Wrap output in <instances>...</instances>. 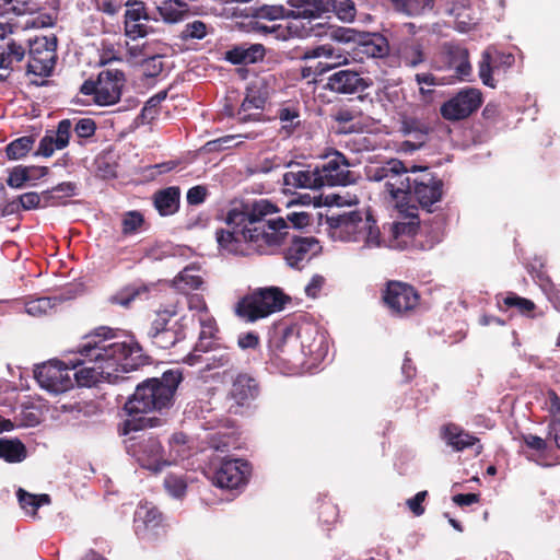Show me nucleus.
Returning a JSON list of instances; mask_svg holds the SVG:
<instances>
[{
	"instance_id": "obj_30",
	"label": "nucleus",
	"mask_w": 560,
	"mask_h": 560,
	"mask_svg": "<svg viewBox=\"0 0 560 560\" xmlns=\"http://www.w3.org/2000/svg\"><path fill=\"white\" fill-rule=\"evenodd\" d=\"M363 222L362 214L358 210L345 211L327 217V223L331 229H339L347 234H354L361 231Z\"/></svg>"
},
{
	"instance_id": "obj_64",
	"label": "nucleus",
	"mask_w": 560,
	"mask_h": 560,
	"mask_svg": "<svg viewBox=\"0 0 560 560\" xmlns=\"http://www.w3.org/2000/svg\"><path fill=\"white\" fill-rule=\"evenodd\" d=\"M541 289L545 292L548 300L552 303L553 307L557 311H560V291L559 289L549 280L541 284Z\"/></svg>"
},
{
	"instance_id": "obj_56",
	"label": "nucleus",
	"mask_w": 560,
	"mask_h": 560,
	"mask_svg": "<svg viewBox=\"0 0 560 560\" xmlns=\"http://www.w3.org/2000/svg\"><path fill=\"white\" fill-rule=\"evenodd\" d=\"M30 182L26 166L18 165L9 172L7 179L8 186L11 188H22L25 183Z\"/></svg>"
},
{
	"instance_id": "obj_14",
	"label": "nucleus",
	"mask_w": 560,
	"mask_h": 560,
	"mask_svg": "<svg viewBox=\"0 0 560 560\" xmlns=\"http://www.w3.org/2000/svg\"><path fill=\"white\" fill-rule=\"evenodd\" d=\"M350 162L345 154L336 151L322 165L316 166L320 186H348L357 180L355 173L349 170Z\"/></svg>"
},
{
	"instance_id": "obj_3",
	"label": "nucleus",
	"mask_w": 560,
	"mask_h": 560,
	"mask_svg": "<svg viewBox=\"0 0 560 560\" xmlns=\"http://www.w3.org/2000/svg\"><path fill=\"white\" fill-rule=\"evenodd\" d=\"M183 381L178 369L165 371L161 377L147 378L138 384L124 409L131 417L124 422V434L161 425L158 417H137L141 413L160 412L171 409L175 394Z\"/></svg>"
},
{
	"instance_id": "obj_38",
	"label": "nucleus",
	"mask_w": 560,
	"mask_h": 560,
	"mask_svg": "<svg viewBox=\"0 0 560 560\" xmlns=\"http://www.w3.org/2000/svg\"><path fill=\"white\" fill-rule=\"evenodd\" d=\"M35 139L33 136H23L11 141L5 147V155L9 160H20L33 149Z\"/></svg>"
},
{
	"instance_id": "obj_39",
	"label": "nucleus",
	"mask_w": 560,
	"mask_h": 560,
	"mask_svg": "<svg viewBox=\"0 0 560 560\" xmlns=\"http://www.w3.org/2000/svg\"><path fill=\"white\" fill-rule=\"evenodd\" d=\"M25 56V48L15 42L0 46V68H12L14 62H20Z\"/></svg>"
},
{
	"instance_id": "obj_35",
	"label": "nucleus",
	"mask_w": 560,
	"mask_h": 560,
	"mask_svg": "<svg viewBox=\"0 0 560 560\" xmlns=\"http://www.w3.org/2000/svg\"><path fill=\"white\" fill-rule=\"evenodd\" d=\"M26 455V447L19 439H0V458L8 463H20Z\"/></svg>"
},
{
	"instance_id": "obj_26",
	"label": "nucleus",
	"mask_w": 560,
	"mask_h": 560,
	"mask_svg": "<svg viewBox=\"0 0 560 560\" xmlns=\"http://www.w3.org/2000/svg\"><path fill=\"white\" fill-rule=\"evenodd\" d=\"M266 49L262 44L235 45L224 52V59L232 65H252L265 58Z\"/></svg>"
},
{
	"instance_id": "obj_32",
	"label": "nucleus",
	"mask_w": 560,
	"mask_h": 560,
	"mask_svg": "<svg viewBox=\"0 0 560 560\" xmlns=\"http://www.w3.org/2000/svg\"><path fill=\"white\" fill-rule=\"evenodd\" d=\"M129 51L135 57L138 55H141L144 57V59L141 63V68H142V72H143L144 77L156 78L163 71L164 63L162 61V56L159 54L150 56L148 52L147 44H144L142 48L131 47L129 49Z\"/></svg>"
},
{
	"instance_id": "obj_6",
	"label": "nucleus",
	"mask_w": 560,
	"mask_h": 560,
	"mask_svg": "<svg viewBox=\"0 0 560 560\" xmlns=\"http://www.w3.org/2000/svg\"><path fill=\"white\" fill-rule=\"evenodd\" d=\"M381 301L394 317H410L420 306L421 295L410 283L388 280L381 291Z\"/></svg>"
},
{
	"instance_id": "obj_29",
	"label": "nucleus",
	"mask_w": 560,
	"mask_h": 560,
	"mask_svg": "<svg viewBox=\"0 0 560 560\" xmlns=\"http://www.w3.org/2000/svg\"><path fill=\"white\" fill-rule=\"evenodd\" d=\"M412 176L413 165L409 168L402 162V168L397 170V173H389L386 178V191L393 199L406 201L407 190L410 189V183H407L406 179H411Z\"/></svg>"
},
{
	"instance_id": "obj_11",
	"label": "nucleus",
	"mask_w": 560,
	"mask_h": 560,
	"mask_svg": "<svg viewBox=\"0 0 560 560\" xmlns=\"http://www.w3.org/2000/svg\"><path fill=\"white\" fill-rule=\"evenodd\" d=\"M482 93L475 88H464L440 108L441 116L448 121L468 118L482 105Z\"/></svg>"
},
{
	"instance_id": "obj_44",
	"label": "nucleus",
	"mask_w": 560,
	"mask_h": 560,
	"mask_svg": "<svg viewBox=\"0 0 560 560\" xmlns=\"http://www.w3.org/2000/svg\"><path fill=\"white\" fill-rule=\"evenodd\" d=\"M203 280L201 276L194 272L191 268H185L174 279V284L178 290H197L201 287Z\"/></svg>"
},
{
	"instance_id": "obj_40",
	"label": "nucleus",
	"mask_w": 560,
	"mask_h": 560,
	"mask_svg": "<svg viewBox=\"0 0 560 560\" xmlns=\"http://www.w3.org/2000/svg\"><path fill=\"white\" fill-rule=\"evenodd\" d=\"M54 199L55 196L51 195V191L49 190L44 191L42 195L35 191H28L19 196V202L23 210H32L38 208L42 200L44 201L43 207L54 206Z\"/></svg>"
},
{
	"instance_id": "obj_45",
	"label": "nucleus",
	"mask_w": 560,
	"mask_h": 560,
	"mask_svg": "<svg viewBox=\"0 0 560 560\" xmlns=\"http://www.w3.org/2000/svg\"><path fill=\"white\" fill-rule=\"evenodd\" d=\"M219 348L217 339L199 336L194 350L187 355L186 362L194 365L200 362L201 354L210 351H215Z\"/></svg>"
},
{
	"instance_id": "obj_2",
	"label": "nucleus",
	"mask_w": 560,
	"mask_h": 560,
	"mask_svg": "<svg viewBox=\"0 0 560 560\" xmlns=\"http://www.w3.org/2000/svg\"><path fill=\"white\" fill-rule=\"evenodd\" d=\"M277 211V207L268 200H259L252 206H243L242 209H231L225 222L232 230L220 229L215 232L219 246L236 255H249L252 252L269 254L272 247L280 245L282 230L287 228L281 217L265 219Z\"/></svg>"
},
{
	"instance_id": "obj_62",
	"label": "nucleus",
	"mask_w": 560,
	"mask_h": 560,
	"mask_svg": "<svg viewBox=\"0 0 560 560\" xmlns=\"http://www.w3.org/2000/svg\"><path fill=\"white\" fill-rule=\"evenodd\" d=\"M397 10L408 15H417L423 12V7L419 0H390Z\"/></svg>"
},
{
	"instance_id": "obj_60",
	"label": "nucleus",
	"mask_w": 560,
	"mask_h": 560,
	"mask_svg": "<svg viewBox=\"0 0 560 560\" xmlns=\"http://www.w3.org/2000/svg\"><path fill=\"white\" fill-rule=\"evenodd\" d=\"M402 58L408 66H418L423 61V51L420 45L412 44L404 49Z\"/></svg>"
},
{
	"instance_id": "obj_21",
	"label": "nucleus",
	"mask_w": 560,
	"mask_h": 560,
	"mask_svg": "<svg viewBox=\"0 0 560 560\" xmlns=\"http://www.w3.org/2000/svg\"><path fill=\"white\" fill-rule=\"evenodd\" d=\"M289 171L283 174V185L288 189H319L320 179L316 166L301 165L299 163L288 164Z\"/></svg>"
},
{
	"instance_id": "obj_33",
	"label": "nucleus",
	"mask_w": 560,
	"mask_h": 560,
	"mask_svg": "<svg viewBox=\"0 0 560 560\" xmlns=\"http://www.w3.org/2000/svg\"><path fill=\"white\" fill-rule=\"evenodd\" d=\"M16 497L21 509L33 517L37 515V510L45 504H50L51 499L49 494H33L26 490L19 488Z\"/></svg>"
},
{
	"instance_id": "obj_23",
	"label": "nucleus",
	"mask_w": 560,
	"mask_h": 560,
	"mask_svg": "<svg viewBox=\"0 0 560 560\" xmlns=\"http://www.w3.org/2000/svg\"><path fill=\"white\" fill-rule=\"evenodd\" d=\"M312 330L311 327L305 328L304 331L308 332ZM302 328H299L296 325H279L276 327L273 335L269 340V351H277L279 349H288V348H296V340L301 338V347L303 349L307 348L308 352L312 353V345L305 343V340L302 336Z\"/></svg>"
},
{
	"instance_id": "obj_47",
	"label": "nucleus",
	"mask_w": 560,
	"mask_h": 560,
	"mask_svg": "<svg viewBox=\"0 0 560 560\" xmlns=\"http://www.w3.org/2000/svg\"><path fill=\"white\" fill-rule=\"evenodd\" d=\"M144 224V217L140 211H127L122 215L121 232L124 235H132L137 233Z\"/></svg>"
},
{
	"instance_id": "obj_13",
	"label": "nucleus",
	"mask_w": 560,
	"mask_h": 560,
	"mask_svg": "<svg viewBox=\"0 0 560 560\" xmlns=\"http://www.w3.org/2000/svg\"><path fill=\"white\" fill-rule=\"evenodd\" d=\"M258 395V381L248 373H238L233 378L226 395V399L229 401V413L242 415L243 409L248 408Z\"/></svg>"
},
{
	"instance_id": "obj_18",
	"label": "nucleus",
	"mask_w": 560,
	"mask_h": 560,
	"mask_svg": "<svg viewBox=\"0 0 560 560\" xmlns=\"http://www.w3.org/2000/svg\"><path fill=\"white\" fill-rule=\"evenodd\" d=\"M126 77L118 69H106L98 73V93L95 103L100 106H109L119 102Z\"/></svg>"
},
{
	"instance_id": "obj_48",
	"label": "nucleus",
	"mask_w": 560,
	"mask_h": 560,
	"mask_svg": "<svg viewBox=\"0 0 560 560\" xmlns=\"http://www.w3.org/2000/svg\"><path fill=\"white\" fill-rule=\"evenodd\" d=\"M328 11L332 10L342 21H352L355 16V7L352 0H327Z\"/></svg>"
},
{
	"instance_id": "obj_42",
	"label": "nucleus",
	"mask_w": 560,
	"mask_h": 560,
	"mask_svg": "<svg viewBox=\"0 0 560 560\" xmlns=\"http://www.w3.org/2000/svg\"><path fill=\"white\" fill-rule=\"evenodd\" d=\"M136 517L142 521L147 529H154L163 523L162 513L155 506H150L148 503L139 506Z\"/></svg>"
},
{
	"instance_id": "obj_12",
	"label": "nucleus",
	"mask_w": 560,
	"mask_h": 560,
	"mask_svg": "<svg viewBox=\"0 0 560 560\" xmlns=\"http://www.w3.org/2000/svg\"><path fill=\"white\" fill-rule=\"evenodd\" d=\"M57 38L36 36L28 39L27 72L35 75H49L55 66Z\"/></svg>"
},
{
	"instance_id": "obj_49",
	"label": "nucleus",
	"mask_w": 560,
	"mask_h": 560,
	"mask_svg": "<svg viewBox=\"0 0 560 560\" xmlns=\"http://www.w3.org/2000/svg\"><path fill=\"white\" fill-rule=\"evenodd\" d=\"M289 3H311L312 10L306 9L304 11H301L298 14H292V18L294 19H312V18H318L323 13L328 12V5L327 0H289Z\"/></svg>"
},
{
	"instance_id": "obj_31",
	"label": "nucleus",
	"mask_w": 560,
	"mask_h": 560,
	"mask_svg": "<svg viewBox=\"0 0 560 560\" xmlns=\"http://www.w3.org/2000/svg\"><path fill=\"white\" fill-rule=\"evenodd\" d=\"M300 107L298 104H283L277 110V117L282 126L279 133L283 138L291 137L301 127Z\"/></svg>"
},
{
	"instance_id": "obj_1",
	"label": "nucleus",
	"mask_w": 560,
	"mask_h": 560,
	"mask_svg": "<svg viewBox=\"0 0 560 560\" xmlns=\"http://www.w3.org/2000/svg\"><path fill=\"white\" fill-rule=\"evenodd\" d=\"M115 336V329L107 326L97 327L84 336L78 353L94 365L72 371L73 385L93 387L102 381L118 383L126 380L120 373L148 364L149 357L138 342L113 341Z\"/></svg>"
},
{
	"instance_id": "obj_17",
	"label": "nucleus",
	"mask_w": 560,
	"mask_h": 560,
	"mask_svg": "<svg viewBox=\"0 0 560 560\" xmlns=\"http://www.w3.org/2000/svg\"><path fill=\"white\" fill-rule=\"evenodd\" d=\"M515 62V57L510 52H502L498 50L486 49L481 54V59L478 63V74L481 82L494 89L497 82L493 78V73H505Z\"/></svg>"
},
{
	"instance_id": "obj_63",
	"label": "nucleus",
	"mask_w": 560,
	"mask_h": 560,
	"mask_svg": "<svg viewBox=\"0 0 560 560\" xmlns=\"http://www.w3.org/2000/svg\"><path fill=\"white\" fill-rule=\"evenodd\" d=\"M208 196V189L206 186L197 185L188 189L187 191V202L191 206H197L202 203Z\"/></svg>"
},
{
	"instance_id": "obj_25",
	"label": "nucleus",
	"mask_w": 560,
	"mask_h": 560,
	"mask_svg": "<svg viewBox=\"0 0 560 560\" xmlns=\"http://www.w3.org/2000/svg\"><path fill=\"white\" fill-rule=\"evenodd\" d=\"M444 62L448 69L454 70L453 78L456 80H465L471 73L469 52L460 45H444Z\"/></svg>"
},
{
	"instance_id": "obj_61",
	"label": "nucleus",
	"mask_w": 560,
	"mask_h": 560,
	"mask_svg": "<svg viewBox=\"0 0 560 560\" xmlns=\"http://www.w3.org/2000/svg\"><path fill=\"white\" fill-rule=\"evenodd\" d=\"M428 497V491H419L412 498L406 500L407 508L411 511L415 516H421L424 514L425 509L423 506V502Z\"/></svg>"
},
{
	"instance_id": "obj_37",
	"label": "nucleus",
	"mask_w": 560,
	"mask_h": 560,
	"mask_svg": "<svg viewBox=\"0 0 560 560\" xmlns=\"http://www.w3.org/2000/svg\"><path fill=\"white\" fill-rule=\"evenodd\" d=\"M39 10L38 0H0V14H32Z\"/></svg>"
},
{
	"instance_id": "obj_24",
	"label": "nucleus",
	"mask_w": 560,
	"mask_h": 560,
	"mask_svg": "<svg viewBox=\"0 0 560 560\" xmlns=\"http://www.w3.org/2000/svg\"><path fill=\"white\" fill-rule=\"evenodd\" d=\"M352 39L348 37L347 40ZM357 42L355 55L368 58H383L389 52L388 40L381 34L366 33L360 34L358 38H353Z\"/></svg>"
},
{
	"instance_id": "obj_7",
	"label": "nucleus",
	"mask_w": 560,
	"mask_h": 560,
	"mask_svg": "<svg viewBox=\"0 0 560 560\" xmlns=\"http://www.w3.org/2000/svg\"><path fill=\"white\" fill-rule=\"evenodd\" d=\"M175 312L160 310L155 312L147 329V336L150 342L158 349L167 350L185 338L184 325L172 318Z\"/></svg>"
},
{
	"instance_id": "obj_22",
	"label": "nucleus",
	"mask_w": 560,
	"mask_h": 560,
	"mask_svg": "<svg viewBox=\"0 0 560 560\" xmlns=\"http://www.w3.org/2000/svg\"><path fill=\"white\" fill-rule=\"evenodd\" d=\"M71 132L72 121L70 119L60 120L55 131H46L45 136L39 141L35 155L49 158L56 150L65 149L69 144Z\"/></svg>"
},
{
	"instance_id": "obj_4",
	"label": "nucleus",
	"mask_w": 560,
	"mask_h": 560,
	"mask_svg": "<svg viewBox=\"0 0 560 560\" xmlns=\"http://www.w3.org/2000/svg\"><path fill=\"white\" fill-rule=\"evenodd\" d=\"M290 300L278 287L257 288L240 298L233 312L240 320L253 324L283 310Z\"/></svg>"
},
{
	"instance_id": "obj_28",
	"label": "nucleus",
	"mask_w": 560,
	"mask_h": 560,
	"mask_svg": "<svg viewBox=\"0 0 560 560\" xmlns=\"http://www.w3.org/2000/svg\"><path fill=\"white\" fill-rule=\"evenodd\" d=\"M153 205L162 217L175 214L179 210L180 188L178 186H170L156 190L153 195Z\"/></svg>"
},
{
	"instance_id": "obj_53",
	"label": "nucleus",
	"mask_w": 560,
	"mask_h": 560,
	"mask_svg": "<svg viewBox=\"0 0 560 560\" xmlns=\"http://www.w3.org/2000/svg\"><path fill=\"white\" fill-rule=\"evenodd\" d=\"M287 224V228L282 230L283 236L280 245L283 243L285 235L288 234L287 230L289 229V223L292 224L295 229H303L312 224V215L308 212H290L287 214V218H282Z\"/></svg>"
},
{
	"instance_id": "obj_10",
	"label": "nucleus",
	"mask_w": 560,
	"mask_h": 560,
	"mask_svg": "<svg viewBox=\"0 0 560 560\" xmlns=\"http://www.w3.org/2000/svg\"><path fill=\"white\" fill-rule=\"evenodd\" d=\"M78 366H68L62 361L51 360L38 365L34 371V377L39 386L51 393H63L73 387L71 372Z\"/></svg>"
},
{
	"instance_id": "obj_46",
	"label": "nucleus",
	"mask_w": 560,
	"mask_h": 560,
	"mask_svg": "<svg viewBox=\"0 0 560 560\" xmlns=\"http://www.w3.org/2000/svg\"><path fill=\"white\" fill-rule=\"evenodd\" d=\"M208 34V25L200 20H194L185 24L179 33V38L184 42L202 39Z\"/></svg>"
},
{
	"instance_id": "obj_15",
	"label": "nucleus",
	"mask_w": 560,
	"mask_h": 560,
	"mask_svg": "<svg viewBox=\"0 0 560 560\" xmlns=\"http://www.w3.org/2000/svg\"><path fill=\"white\" fill-rule=\"evenodd\" d=\"M373 84L370 78H363L358 71L351 69H341L335 71L327 78L325 88L336 94H359V100L364 102L368 95L362 93ZM372 104L373 100L369 98Z\"/></svg>"
},
{
	"instance_id": "obj_36",
	"label": "nucleus",
	"mask_w": 560,
	"mask_h": 560,
	"mask_svg": "<svg viewBox=\"0 0 560 560\" xmlns=\"http://www.w3.org/2000/svg\"><path fill=\"white\" fill-rule=\"evenodd\" d=\"M186 3L177 0H163L158 5V12L163 21L167 23H176L184 19L187 14Z\"/></svg>"
},
{
	"instance_id": "obj_8",
	"label": "nucleus",
	"mask_w": 560,
	"mask_h": 560,
	"mask_svg": "<svg viewBox=\"0 0 560 560\" xmlns=\"http://www.w3.org/2000/svg\"><path fill=\"white\" fill-rule=\"evenodd\" d=\"M210 479L221 489H238L248 482L252 465L245 459L223 458L209 467Z\"/></svg>"
},
{
	"instance_id": "obj_54",
	"label": "nucleus",
	"mask_w": 560,
	"mask_h": 560,
	"mask_svg": "<svg viewBox=\"0 0 560 560\" xmlns=\"http://www.w3.org/2000/svg\"><path fill=\"white\" fill-rule=\"evenodd\" d=\"M167 92L161 91L155 95L151 96L141 109V117L144 120L151 121L158 115L159 105L166 98Z\"/></svg>"
},
{
	"instance_id": "obj_27",
	"label": "nucleus",
	"mask_w": 560,
	"mask_h": 560,
	"mask_svg": "<svg viewBox=\"0 0 560 560\" xmlns=\"http://www.w3.org/2000/svg\"><path fill=\"white\" fill-rule=\"evenodd\" d=\"M441 438L456 452H462L479 443V439L455 423H447L441 429Z\"/></svg>"
},
{
	"instance_id": "obj_20",
	"label": "nucleus",
	"mask_w": 560,
	"mask_h": 560,
	"mask_svg": "<svg viewBox=\"0 0 560 560\" xmlns=\"http://www.w3.org/2000/svg\"><path fill=\"white\" fill-rule=\"evenodd\" d=\"M318 248V241L315 237L294 236L283 252L284 259L291 268L302 270L304 262L310 261Z\"/></svg>"
},
{
	"instance_id": "obj_43",
	"label": "nucleus",
	"mask_w": 560,
	"mask_h": 560,
	"mask_svg": "<svg viewBox=\"0 0 560 560\" xmlns=\"http://www.w3.org/2000/svg\"><path fill=\"white\" fill-rule=\"evenodd\" d=\"M402 168V161L397 159H390L383 165L370 167L366 172V176L370 180L382 182L386 180L389 173H397V170Z\"/></svg>"
},
{
	"instance_id": "obj_55",
	"label": "nucleus",
	"mask_w": 560,
	"mask_h": 560,
	"mask_svg": "<svg viewBox=\"0 0 560 560\" xmlns=\"http://www.w3.org/2000/svg\"><path fill=\"white\" fill-rule=\"evenodd\" d=\"M401 131L405 135H415V138L423 143L427 136V127L416 118H406L402 120Z\"/></svg>"
},
{
	"instance_id": "obj_52",
	"label": "nucleus",
	"mask_w": 560,
	"mask_h": 560,
	"mask_svg": "<svg viewBox=\"0 0 560 560\" xmlns=\"http://www.w3.org/2000/svg\"><path fill=\"white\" fill-rule=\"evenodd\" d=\"M55 306L51 298H37L25 303V311L32 316H42Z\"/></svg>"
},
{
	"instance_id": "obj_16",
	"label": "nucleus",
	"mask_w": 560,
	"mask_h": 560,
	"mask_svg": "<svg viewBox=\"0 0 560 560\" xmlns=\"http://www.w3.org/2000/svg\"><path fill=\"white\" fill-rule=\"evenodd\" d=\"M125 7L124 30L127 37L135 40L153 32V27L148 23L154 19L149 14L143 1L127 0Z\"/></svg>"
},
{
	"instance_id": "obj_34",
	"label": "nucleus",
	"mask_w": 560,
	"mask_h": 560,
	"mask_svg": "<svg viewBox=\"0 0 560 560\" xmlns=\"http://www.w3.org/2000/svg\"><path fill=\"white\" fill-rule=\"evenodd\" d=\"M269 362L282 374H291L295 372L298 365L294 362L296 348L279 349L269 351Z\"/></svg>"
},
{
	"instance_id": "obj_5",
	"label": "nucleus",
	"mask_w": 560,
	"mask_h": 560,
	"mask_svg": "<svg viewBox=\"0 0 560 560\" xmlns=\"http://www.w3.org/2000/svg\"><path fill=\"white\" fill-rule=\"evenodd\" d=\"M406 182L410 183L406 202H416L421 209L430 213L434 212V206L442 200L444 195L443 180L428 166L413 165V176L411 179L407 178Z\"/></svg>"
},
{
	"instance_id": "obj_50",
	"label": "nucleus",
	"mask_w": 560,
	"mask_h": 560,
	"mask_svg": "<svg viewBox=\"0 0 560 560\" xmlns=\"http://www.w3.org/2000/svg\"><path fill=\"white\" fill-rule=\"evenodd\" d=\"M503 304L506 307L517 308L523 315H529L536 308V305L532 300L518 296L512 292L503 299Z\"/></svg>"
},
{
	"instance_id": "obj_51",
	"label": "nucleus",
	"mask_w": 560,
	"mask_h": 560,
	"mask_svg": "<svg viewBox=\"0 0 560 560\" xmlns=\"http://www.w3.org/2000/svg\"><path fill=\"white\" fill-rule=\"evenodd\" d=\"M72 131L75 133L79 144H83L82 140L90 139L95 135L96 122L92 118H81L72 126Z\"/></svg>"
},
{
	"instance_id": "obj_58",
	"label": "nucleus",
	"mask_w": 560,
	"mask_h": 560,
	"mask_svg": "<svg viewBox=\"0 0 560 560\" xmlns=\"http://www.w3.org/2000/svg\"><path fill=\"white\" fill-rule=\"evenodd\" d=\"M164 486L166 490L176 498L183 497L187 490L186 481L182 477L175 475H168L165 477Z\"/></svg>"
},
{
	"instance_id": "obj_41",
	"label": "nucleus",
	"mask_w": 560,
	"mask_h": 560,
	"mask_svg": "<svg viewBox=\"0 0 560 560\" xmlns=\"http://www.w3.org/2000/svg\"><path fill=\"white\" fill-rule=\"evenodd\" d=\"M148 290L144 287L127 285L117 291L115 294L108 298V302L113 305H120L122 307H129L130 304L141 294Z\"/></svg>"
},
{
	"instance_id": "obj_9",
	"label": "nucleus",
	"mask_w": 560,
	"mask_h": 560,
	"mask_svg": "<svg viewBox=\"0 0 560 560\" xmlns=\"http://www.w3.org/2000/svg\"><path fill=\"white\" fill-rule=\"evenodd\" d=\"M275 80V77L269 75L250 82L246 88L245 97L236 112V118L240 122L261 120L262 109L271 95L270 83Z\"/></svg>"
},
{
	"instance_id": "obj_19",
	"label": "nucleus",
	"mask_w": 560,
	"mask_h": 560,
	"mask_svg": "<svg viewBox=\"0 0 560 560\" xmlns=\"http://www.w3.org/2000/svg\"><path fill=\"white\" fill-rule=\"evenodd\" d=\"M135 455L140 466L154 472L161 471L167 465L164 450L156 436L142 435L135 446Z\"/></svg>"
},
{
	"instance_id": "obj_59",
	"label": "nucleus",
	"mask_w": 560,
	"mask_h": 560,
	"mask_svg": "<svg viewBox=\"0 0 560 560\" xmlns=\"http://www.w3.org/2000/svg\"><path fill=\"white\" fill-rule=\"evenodd\" d=\"M258 16L270 21L292 18V14L282 5H264L258 11Z\"/></svg>"
},
{
	"instance_id": "obj_57",
	"label": "nucleus",
	"mask_w": 560,
	"mask_h": 560,
	"mask_svg": "<svg viewBox=\"0 0 560 560\" xmlns=\"http://www.w3.org/2000/svg\"><path fill=\"white\" fill-rule=\"evenodd\" d=\"M363 110L358 106L340 107L334 115V119L339 124H349L363 116Z\"/></svg>"
}]
</instances>
